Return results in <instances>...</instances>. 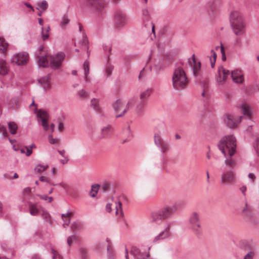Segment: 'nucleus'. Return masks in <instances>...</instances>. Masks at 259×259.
Segmentation results:
<instances>
[{
  "mask_svg": "<svg viewBox=\"0 0 259 259\" xmlns=\"http://www.w3.org/2000/svg\"><path fill=\"white\" fill-rule=\"evenodd\" d=\"M173 88L178 91L185 89L188 83V79L183 68L178 67L175 69L172 76Z\"/></svg>",
  "mask_w": 259,
  "mask_h": 259,
  "instance_id": "7ed1b4c3",
  "label": "nucleus"
},
{
  "mask_svg": "<svg viewBox=\"0 0 259 259\" xmlns=\"http://www.w3.org/2000/svg\"><path fill=\"white\" fill-rule=\"evenodd\" d=\"M145 107H146V103L143 101H140L138 102L135 108V114L138 117L142 116L145 111Z\"/></svg>",
  "mask_w": 259,
  "mask_h": 259,
  "instance_id": "6ab92c4d",
  "label": "nucleus"
},
{
  "mask_svg": "<svg viewBox=\"0 0 259 259\" xmlns=\"http://www.w3.org/2000/svg\"><path fill=\"white\" fill-rule=\"evenodd\" d=\"M142 14H143V20L144 22H147L149 20V13L148 10L147 9H143L142 10Z\"/></svg>",
  "mask_w": 259,
  "mask_h": 259,
  "instance_id": "de8ad7c7",
  "label": "nucleus"
},
{
  "mask_svg": "<svg viewBox=\"0 0 259 259\" xmlns=\"http://www.w3.org/2000/svg\"><path fill=\"white\" fill-rule=\"evenodd\" d=\"M86 4L95 10L101 9L103 7L102 0H86Z\"/></svg>",
  "mask_w": 259,
  "mask_h": 259,
  "instance_id": "a211bd4d",
  "label": "nucleus"
},
{
  "mask_svg": "<svg viewBox=\"0 0 259 259\" xmlns=\"http://www.w3.org/2000/svg\"><path fill=\"white\" fill-rule=\"evenodd\" d=\"M49 143L51 144H56V143H57L58 142V140L57 139H54L53 138V137H52V136L51 135H50L49 136Z\"/></svg>",
  "mask_w": 259,
  "mask_h": 259,
  "instance_id": "680f3d73",
  "label": "nucleus"
},
{
  "mask_svg": "<svg viewBox=\"0 0 259 259\" xmlns=\"http://www.w3.org/2000/svg\"><path fill=\"white\" fill-rule=\"evenodd\" d=\"M90 106L97 113H101L102 109L100 106L99 99L93 98L90 102Z\"/></svg>",
  "mask_w": 259,
  "mask_h": 259,
  "instance_id": "5701e85b",
  "label": "nucleus"
},
{
  "mask_svg": "<svg viewBox=\"0 0 259 259\" xmlns=\"http://www.w3.org/2000/svg\"><path fill=\"white\" fill-rule=\"evenodd\" d=\"M240 109L245 117L248 120H250L252 116L250 107L246 104H243L241 105Z\"/></svg>",
  "mask_w": 259,
  "mask_h": 259,
  "instance_id": "412c9836",
  "label": "nucleus"
},
{
  "mask_svg": "<svg viewBox=\"0 0 259 259\" xmlns=\"http://www.w3.org/2000/svg\"><path fill=\"white\" fill-rule=\"evenodd\" d=\"M231 76L235 83H242L243 81V75L240 70H234L231 72Z\"/></svg>",
  "mask_w": 259,
  "mask_h": 259,
  "instance_id": "f3484780",
  "label": "nucleus"
},
{
  "mask_svg": "<svg viewBox=\"0 0 259 259\" xmlns=\"http://www.w3.org/2000/svg\"><path fill=\"white\" fill-rule=\"evenodd\" d=\"M69 22L70 20L68 17L67 15H64L62 17L60 21V26L61 27H64L69 23Z\"/></svg>",
  "mask_w": 259,
  "mask_h": 259,
  "instance_id": "58836bf2",
  "label": "nucleus"
},
{
  "mask_svg": "<svg viewBox=\"0 0 259 259\" xmlns=\"http://www.w3.org/2000/svg\"><path fill=\"white\" fill-rule=\"evenodd\" d=\"M166 131V126L163 122L157 125L154 134V144L162 153H165L169 150V144L161 137V134Z\"/></svg>",
  "mask_w": 259,
  "mask_h": 259,
  "instance_id": "20e7f679",
  "label": "nucleus"
},
{
  "mask_svg": "<svg viewBox=\"0 0 259 259\" xmlns=\"http://www.w3.org/2000/svg\"><path fill=\"white\" fill-rule=\"evenodd\" d=\"M211 55L209 56V60L210 62L211 66L212 68H213L215 65L216 59H217V54L214 52V50H211Z\"/></svg>",
  "mask_w": 259,
  "mask_h": 259,
  "instance_id": "37998d69",
  "label": "nucleus"
},
{
  "mask_svg": "<svg viewBox=\"0 0 259 259\" xmlns=\"http://www.w3.org/2000/svg\"><path fill=\"white\" fill-rule=\"evenodd\" d=\"M39 181L45 183V186L49 187L51 186H56L57 184H55L50 178L45 176H41L39 177Z\"/></svg>",
  "mask_w": 259,
  "mask_h": 259,
  "instance_id": "bb28decb",
  "label": "nucleus"
},
{
  "mask_svg": "<svg viewBox=\"0 0 259 259\" xmlns=\"http://www.w3.org/2000/svg\"><path fill=\"white\" fill-rule=\"evenodd\" d=\"M82 225L78 223L73 222L71 224V229L73 231L79 230L81 229Z\"/></svg>",
  "mask_w": 259,
  "mask_h": 259,
  "instance_id": "603ef678",
  "label": "nucleus"
},
{
  "mask_svg": "<svg viewBox=\"0 0 259 259\" xmlns=\"http://www.w3.org/2000/svg\"><path fill=\"white\" fill-rule=\"evenodd\" d=\"M243 118L244 117L242 116L236 117L233 115L228 114L224 117V121L228 127L233 128L239 123Z\"/></svg>",
  "mask_w": 259,
  "mask_h": 259,
  "instance_id": "9b49d317",
  "label": "nucleus"
},
{
  "mask_svg": "<svg viewBox=\"0 0 259 259\" xmlns=\"http://www.w3.org/2000/svg\"><path fill=\"white\" fill-rule=\"evenodd\" d=\"M28 205L29 207L30 214L33 216H36L38 215L39 210L37 206V204L36 203H33L30 201H28Z\"/></svg>",
  "mask_w": 259,
  "mask_h": 259,
  "instance_id": "393cba45",
  "label": "nucleus"
},
{
  "mask_svg": "<svg viewBox=\"0 0 259 259\" xmlns=\"http://www.w3.org/2000/svg\"><path fill=\"white\" fill-rule=\"evenodd\" d=\"M48 168V165H43L39 164L37 165L35 168L34 170L35 172H37L39 174H41L42 172L45 171Z\"/></svg>",
  "mask_w": 259,
  "mask_h": 259,
  "instance_id": "c9c22d12",
  "label": "nucleus"
},
{
  "mask_svg": "<svg viewBox=\"0 0 259 259\" xmlns=\"http://www.w3.org/2000/svg\"><path fill=\"white\" fill-rule=\"evenodd\" d=\"M230 21L233 32L236 35L244 33L245 23L241 14L238 10H233L231 11Z\"/></svg>",
  "mask_w": 259,
  "mask_h": 259,
  "instance_id": "f03ea898",
  "label": "nucleus"
},
{
  "mask_svg": "<svg viewBox=\"0 0 259 259\" xmlns=\"http://www.w3.org/2000/svg\"><path fill=\"white\" fill-rule=\"evenodd\" d=\"M76 96L82 100H87L89 97V93L85 89H82L77 93Z\"/></svg>",
  "mask_w": 259,
  "mask_h": 259,
  "instance_id": "c756f323",
  "label": "nucleus"
},
{
  "mask_svg": "<svg viewBox=\"0 0 259 259\" xmlns=\"http://www.w3.org/2000/svg\"><path fill=\"white\" fill-rule=\"evenodd\" d=\"M254 148L258 156H259V136L256 138L254 144Z\"/></svg>",
  "mask_w": 259,
  "mask_h": 259,
  "instance_id": "864d4df0",
  "label": "nucleus"
},
{
  "mask_svg": "<svg viewBox=\"0 0 259 259\" xmlns=\"http://www.w3.org/2000/svg\"><path fill=\"white\" fill-rule=\"evenodd\" d=\"M50 29L49 26H48L46 28H44L43 27H41V37L44 40L48 38Z\"/></svg>",
  "mask_w": 259,
  "mask_h": 259,
  "instance_id": "4c0bfd02",
  "label": "nucleus"
},
{
  "mask_svg": "<svg viewBox=\"0 0 259 259\" xmlns=\"http://www.w3.org/2000/svg\"><path fill=\"white\" fill-rule=\"evenodd\" d=\"M31 192V189L30 187H26L23 190V194L25 198H27L28 196L30 194Z\"/></svg>",
  "mask_w": 259,
  "mask_h": 259,
  "instance_id": "4d7b16f0",
  "label": "nucleus"
},
{
  "mask_svg": "<svg viewBox=\"0 0 259 259\" xmlns=\"http://www.w3.org/2000/svg\"><path fill=\"white\" fill-rule=\"evenodd\" d=\"M123 106V102L120 100H118L115 101L113 104V107L115 112H118L121 110V108Z\"/></svg>",
  "mask_w": 259,
  "mask_h": 259,
  "instance_id": "f704fd0d",
  "label": "nucleus"
},
{
  "mask_svg": "<svg viewBox=\"0 0 259 259\" xmlns=\"http://www.w3.org/2000/svg\"><path fill=\"white\" fill-rule=\"evenodd\" d=\"M130 21L129 18L125 14L118 12L114 17V26L116 28H120L127 24Z\"/></svg>",
  "mask_w": 259,
  "mask_h": 259,
  "instance_id": "1a4fd4ad",
  "label": "nucleus"
},
{
  "mask_svg": "<svg viewBox=\"0 0 259 259\" xmlns=\"http://www.w3.org/2000/svg\"><path fill=\"white\" fill-rule=\"evenodd\" d=\"M107 254L108 259H114V253L112 251V247L111 245H108L107 248Z\"/></svg>",
  "mask_w": 259,
  "mask_h": 259,
  "instance_id": "09e8293b",
  "label": "nucleus"
},
{
  "mask_svg": "<svg viewBox=\"0 0 259 259\" xmlns=\"http://www.w3.org/2000/svg\"><path fill=\"white\" fill-rule=\"evenodd\" d=\"M248 177L252 183H253L256 179V177L253 173H249L248 175Z\"/></svg>",
  "mask_w": 259,
  "mask_h": 259,
  "instance_id": "69168bd1",
  "label": "nucleus"
},
{
  "mask_svg": "<svg viewBox=\"0 0 259 259\" xmlns=\"http://www.w3.org/2000/svg\"><path fill=\"white\" fill-rule=\"evenodd\" d=\"M8 67L6 61L0 59V75H5L8 73Z\"/></svg>",
  "mask_w": 259,
  "mask_h": 259,
  "instance_id": "cd10ccee",
  "label": "nucleus"
},
{
  "mask_svg": "<svg viewBox=\"0 0 259 259\" xmlns=\"http://www.w3.org/2000/svg\"><path fill=\"white\" fill-rule=\"evenodd\" d=\"M220 49H221V52L222 56V60L223 61H225V60H226V56H225V50H224V48L223 47V45L222 44H221V46L220 47Z\"/></svg>",
  "mask_w": 259,
  "mask_h": 259,
  "instance_id": "774afa93",
  "label": "nucleus"
},
{
  "mask_svg": "<svg viewBox=\"0 0 259 259\" xmlns=\"http://www.w3.org/2000/svg\"><path fill=\"white\" fill-rule=\"evenodd\" d=\"M188 63L193 70V74L195 77L198 75L201 69V63L199 61H196L194 54L188 59Z\"/></svg>",
  "mask_w": 259,
  "mask_h": 259,
  "instance_id": "4468645a",
  "label": "nucleus"
},
{
  "mask_svg": "<svg viewBox=\"0 0 259 259\" xmlns=\"http://www.w3.org/2000/svg\"><path fill=\"white\" fill-rule=\"evenodd\" d=\"M113 128L110 125L103 127L101 129V137L104 138L110 136L113 132Z\"/></svg>",
  "mask_w": 259,
  "mask_h": 259,
  "instance_id": "a878e982",
  "label": "nucleus"
},
{
  "mask_svg": "<svg viewBox=\"0 0 259 259\" xmlns=\"http://www.w3.org/2000/svg\"><path fill=\"white\" fill-rule=\"evenodd\" d=\"M80 257L81 259H88V251L84 248H80L79 249Z\"/></svg>",
  "mask_w": 259,
  "mask_h": 259,
  "instance_id": "c03bdc74",
  "label": "nucleus"
},
{
  "mask_svg": "<svg viewBox=\"0 0 259 259\" xmlns=\"http://www.w3.org/2000/svg\"><path fill=\"white\" fill-rule=\"evenodd\" d=\"M9 129L12 135L16 134L17 130V125L14 122H10L8 124Z\"/></svg>",
  "mask_w": 259,
  "mask_h": 259,
  "instance_id": "a19ab883",
  "label": "nucleus"
},
{
  "mask_svg": "<svg viewBox=\"0 0 259 259\" xmlns=\"http://www.w3.org/2000/svg\"><path fill=\"white\" fill-rule=\"evenodd\" d=\"M229 74L230 71L229 70L222 66L218 68V75L217 77L218 83L220 85L223 84Z\"/></svg>",
  "mask_w": 259,
  "mask_h": 259,
  "instance_id": "dca6fc26",
  "label": "nucleus"
},
{
  "mask_svg": "<svg viewBox=\"0 0 259 259\" xmlns=\"http://www.w3.org/2000/svg\"><path fill=\"white\" fill-rule=\"evenodd\" d=\"M113 69V66L111 65H108L106 68V72L107 73V75L109 76Z\"/></svg>",
  "mask_w": 259,
  "mask_h": 259,
  "instance_id": "bf43d9fd",
  "label": "nucleus"
},
{
  "mask_svg": "<svg viewBox=\"0 0 259 259\" xmlns=\"http://www.w3.org/2000/svg\"><path fill=\"white\" fill-rule=\"evenodd\" d=\"M51 254L52 255V259H62L58 251L53 248H51Z\"/></svg>",
  "mask_w": 259,
  "mask_h": 259,
  "instance_id": "3c124183",
  "label": "nucleus"
},
{
  "mask_svg": "<svg viewBox=\"0 0 259 259\" xmlns=\"http://www.w3.org/2000/svg\"><path fill=\"white\" fill-rule=\"evenodd\" d=\"M65 55L63 53H58L55 55L50 57V67L53 69H58L64 59Z\"/></svg>",
  "mask_w": 259,
  "mask_h": 259,
  "instance_id": "9d476101",
  "label": "nucleus"
},
{
  "mask_svg": "<svg viewBox=\"0 0 259 259\" xmlns=\"http://www.w3.org/2000/svg\"><path fill=\"white\" fill-rule=\"evenodd\" d=\"M38 196L41 199L48 201L49 203L51 202L53 200V198L52 197H48L46 195H38Z\"/></svg>",
  "mask_w": 259,
  "mask_h": 259,
  "instance_id": "5fc2aeb1",
  "label": "nucleus"
},
{
  "mask_svg": "<svg viewBox=\"0 0 259 259\" xmlns=\"http://www.w3.org/2000/svg\"><path fill=\"white\" fill-rule=\"evenodd\" d=\"M246 187L245 186H243L240 188V190L243 196L244 197V198H246Z\"/></svg>",
  "mask_w": 259,
  "mask_h": 259,
  "instance_id": "338daca9",
  "label": "nucleus"
},
{
  "mask_svg": "<svg viewBox=\"0 0 259 259\" xmlns=\"http://www.w3.org/2000/svg\"><path fill=\"white\" fill-rule=\"evenodd\" d=\"M181 207L180 204L176 203L172 206H166L157 212H153L152 214L153 221L157 219H165L170 217L174 213L179 210Z\"/></svg>",
  "mask_w": 259,
  "mask_h": 259,
  "instance_id": "39448f33",
  "label": "nucleus"
},
{
  "mask_svg": "<svg viewBox=\"0 0 259 259\" xmlns=\"http://www.w3.org/2000/svg\"><path fill=\"white\" fill-rule=\"evenodd\" d=\"M240 213L241 215L246 220H250L253 215L252 209L246 198L240 206Z\"/></svg>",
  "mask_w": 259,
  "mask_h": 259,
  "instance_id": "6e6552de",
  "label": "nucleus"
},
{
  "mask_svg": "<svg viewBox=\"0 0 259 259\" xmlns=\"http://www.w3.org/2000/svg\"><path fill=\"white\" fill-rule=\"evenodd\" d=\"M136 100L135 98H132L130 99L126 104L125 108L122 110L120 114L116 115V117L118 118L122 116L128 109L132 108L133 107L135 104Z\"/></svg>",
  "mask_w": 259,
  "mask_h": 259,
  "instance_id": "4be33fe9",
  "label": "nucleus"
},
{
  "mask_svg": "<svg viewBox=\"0 0 259 259\" xmlns=\"http://www.w3.org/2000/svg\"><path fill=\"white\" fill-rule=\"evenodd\" d=\"M141 250L137 247H132L131 250V253L133 255L135 258L138 257V255Z\"/></svg>",
  "mask_w": 259,
  "mask_h": 259,
  "instance_id": "a18cd8bd",
  "label": "nucleus"
},
{
  "mask_svg": "<svg viewBox=\"0 0 259 259\" xmlns=\"http://www.w3.org/2000/svg\"><path fill=\"white\" fill-rule=\"evenodd\" d=\"M124 133L126 134V135L128 136V137H131L132 136V133H131V128H130V126L129 125H128L124 130Z\"/></svg>",
  "mask_w": 259,
  "mask_h": 259,
  "instance_id": "0e129e2a",
  "label": "nucleus"
},
{
  "mask_svg": "<svg viewBox=\"0 0 259 259\" xmlns=\"http://www.w3.org/2000/svg\"><path fill=\"white\" fill-rule=\"evenodd\" d=\"M254 255L253 251L248 252L244 257V259H252Z\"/></svg>",
  "mask_w": 259,
  "mask_h": 259,
  "instance_id": "052dcab7",
  "label": "nucleus"
},
{
  "mask_svg": "<svg viewBox=\"0 0 259 259\" xmlns=\"http://www.w3.org/2000/svg\"><path fill=\"white\" fill-rule=\"evenodd\" d=\"M8 43L3 37H0V52L5 53L7 50Z\"/></svg>",
  "mask_w": 259,
  "mask_h": 259,
  "instance_id": "473e14b6",
  "label": "nucleus"
},
{
  "mask_svg": "<svg viewBox=\"0 0 259 259\" xmlns=\"http://www.w3.org/2000/svg\"><path fill=\"white\" fill-rule=\"evenodd\" d=\"M58 185L63 188L66 191H67L69 189V186L64 182H61Z\"/></svg>",
  "mask_w": 259,
  "mask_h": 259,
  "instance_id": "e2e57ef3",
  "label": "nucleus"
},
{
  "mask_svg": "<svg viewBox=\"0 0 259 259\" xmlns=\"http://www.w3.org/2000/svg\"><path fill=\"white\" fill-rule=\"evenodd\" d=\"M170 227L167 226L163 231L159 233L153 239V243L154 244L159 243L161 241L170 237Z\"/></svg>",
  "mask_w": 259,
  "mask_h": 259,
  "instance_id": "2eb2a0df",
  "label": "nucleus"
},
{
  "mask_svg": "<svg viewBox=\"0 0 259 259\" xmlns=\"http://www.w3.org/2000/svg\"><path fill=\"white\" fill-rule=\"evenodd\" d=\"M41 215L46 221L49 222V223L51 222L50 214L47 210H42Z\"/></svg>",
  "mask_w": 259,
  "mask_h": 259,
  "instance_id": "49530a36",
  "label": "nucleus"
},
{
  "mask_svg": "<svg viewBox=\"0 0 259 259\" xmlns=\"http://www.w3.org/2000/svg\"><path fill=\"white\" fill-rule=\"evenodd\" d=\"M82 49L84 50H87L88 52L89 50V46H88V40L87 38V36L84 33H82V40L80 42Z\"/></svg>",
  "mask_w": 259,
  "mask_h": 259,
  "instance_id": "72a5a7b5",
  "label": "nucleus"
},
{
  "mask_svg": "<svg viewBox=\"0 0 259 259\" xmlns=\"http://www.w3.org/2000/svg\"><path fill=\"white\" fill-rule=\"evenodd\" d=\"M28 60V54L24 52L16 54L11 59L12 62L18 65L26 64Z\"/></svg>",
  "mask_w": 259,
  "mask_h": 259,
  "instance_id": "f8f14e48",
  "label": "nucleus"
},
{
  "mask_svg": "<svg viewBox=\"0 0 259 259\" xmlns=\"http://www.w3.org/2000/svg\"><path fill=\"white\" fill-rule=\"evenodd\" d=\"M72 215V213L69 211L62 214V219L64 221L63 226L64 227H65L66 225L68 226L70 222V217Z\"/></svg>",
  "mask_w": 259,
  "mask_h": 259,
  "instance_id": "c85d7f7f",
  "label": "nucleus"
},
{
  "mask_svg": "<svg viewBox=\"0 0 259 259\" xmlns=\"http://www.w3.org/2000/svg\"><path fill=\"white\" fill-rule=\"evenodd\" d=\"M122 204L120 201L118 202V203L116 204V205L115 206L116 208V213L117 214L118 211H120V214L122 217L123 215V213L122 212V207H121Z\"/></svg>",
  "mask_w": 259,
  "mask_h": 259,
  "instance_id": "6e6d98bb",
  "label": "nucleus"
},
{
  "mask_svg": "<svg viewBox=\"0 0 259 259\" xmlns=\"http://www.w3.org/2000/svg\"><path fill=\"white\" fill-rule=\"evenodd\" d=\"M39 83L43 87L45 91L49 90L51 87L50 77L49 75L43 76L38 79Z\"/></svg>",
  "mask_w": 259,
  "mask_h": 259,
  "instance_id": "aec40b11",
  "label": "nucleus"
},
{
  "mask_svg": "<svg viewBox=\"0 0 259 259\" xmlns=\"http://www.w3.org/2000/svg\"><path fill=\"white\" fill-rule=\"evenodd\" d=\"M100 186L98 184L93 185L92 186L91 191L90 193V195L92 197H95L98 193Z\"/></svg>",
  "mask_w": 259,
  "mask_h": 259,
  "instance_id": "79ce46f5",
  "label": "nucleus"
},
{
  "mask_svg": "<svg viewBox=\"0 0 259 259\" xmlns=\"http://www.w3.org/2000/svg\"><path fill=\"white\" fill-rule=\"evenodd\" d=\"M110 184L107 182L104 183L101 186V190L103 191V192H106L108 191L110 188Z\"/></svg>",
  "mask_w": 259,
  "mask_h": 259,
  "instance_id": "13d9d810",
  "label": "nucleus"
},
{
  "mask_svg": "<svg viewBox=\"0 0 259 259\" xmlns=\"http://www.w3.org/2000/svg\"><path fill=\"white\" fill-rule=\"evenodd\" d=\"M189 223L191 224L194 233L197 235H201L202 233L201 229L200 215L196 212H193L189 219Z\"/></svg>",
  "mask_w": 259,
  "mask_h": 259,
  "instance_id": "423d86ee",
  "label": "nucleus"
},
{
  "mask_svg": "<svg viewBox=\"0 0 259 259\" xmlns=\"http://www.w3.org/2000/svg\"><path fill=\"white\" fill-rule=\"evenodd\" d=\"M150 249V247H149L148 250L146 252L140 251L138 255V257H137L136 259H149L150 256V254L149 252Z\"/></svg>",
  "mask_w": 259,
  "mask_h": 259,
  "instance_id": "e433bc0d",
  "label": "nucleus"
},
{
  "mask_svg": "<svg viewBox=\"0 0 259 259\" xmlns=\"http://www.w3.org/2000/svg\"><path fill=\"white\" fill-rule=\"evenodd\" d=\"M48 7V4L47 2L46 1H42L37 4L36 9L39 12H44L47 9Z\"/></svg>",
  "mask_w": 259,
  "mask_h": 259,
  "instance_id": "7c9ffc66",
  "label": "nucleus"
},
{
  "mask_svg": "<svg viewBox=\"0 0 259 259\" xmlns=\"http://www.w3.org/2000/svg\"><path fill=\"white\" fill-rule=\"evenodd\" d=\"M153 90L151 88H148L141 92L139 96L141 101L146 103L147 99L150 96Z\"/></svg>",
  "mask_w": 259,
  "mask_h": 259,
  "instance_id": "b1692460",
  "label": "nucleus"
},
{
  "mask_svg": "<svg viewBox=\"0 0 259 259\" xmlns=\"http://www.w3.org/2000/svg\"><path fill=\"white\" fill-rule=\"evenodd\" d=\"M37 120L38 122H41L44 130L48 131L49 129V126L48 123L49 115L48 112L44 110H39L37 114Z\"/></svg>",
  "mask_w": 259,
  "mask_h": 259,
  "instance_id": "ddd939ff",
  "label": "nucleus"
},
{
  "mask_svg": "<svg viewBox=\"0 0 259 259\" xmlns=\"http://www.w3.org/2000/svg\"><path fill=\"white\" fill-rule=\"evenodd\" d=\"M83 69L84 72V79L86 82L88 81V75L89 73V63L88 61H85L83 64Z\"/></svg>",
  "mask_w": 259,
  "mask_h": 259,
  "instance_id": "ea45409f",
  "label": "nucleus"
},
{
  "mask_svg": "<svg viewBox=\"0 0 259 259\" xmlns=\"http://www.w3.org/2000/svg\"><path fill=\"white\" fill-rule=\"evenodd\" d=\"M38 64L39 66L47 67L49 66V62L46 56H42L39 58Z\"/></svg>",
  "mask_w": 259,
  "mask_h": 259,
  "instance_id": "2f4dec72",
  "label": "nucleus"
},
{
  "mask_svg": "<svg viewBox=\"0 0 259 259\" xmlns=\"http://www.w3.org/2000/svg\"><path fill=\"white\" fill-rule=\"evenodd\" d=\"M218 147L226 157V165L229 167L235 166L236 160L232 157L236 152L235 138L232 135L223 137L218 144Z\"/></svg>",
  "mask_w": 259,
  "mask_h": 259,
  "instance_id": "f257e3e1",
  "label": "nucleus"
},
{
  "mask_svg": "<svg viewBox=\"0 0 259 259\" xmlns=\"http://www.w3.org/2000/svg\"><path fill=\"white\" fill-rule=\"evenodd\" d=\"M221 183L224 185H229L236 182V175L233 169L224 171L221 176Z\"/></svg>",
  "mask_w": 259,
  "mask_h": 259,
  "instance_id": "0eeeda50",
  "label": "nucleus"
},
{
  "mask_svg": "<svg viewBox=\"0 0 259 259\" xmlns=\"http://www.w3.org/2000/svg\"><path fill=\"white\" fill-rule=\"evenodd\" d=\"M77 240V237L75 235H72L71 236H70L67 238V244L69 246H70L73 242Z\"/></svg>",
  "mask_w": 259,
  "mask_h": 259,
  "instance_id": "8fccbe9b",
  "label": "nucleus"
}]
</instances>
